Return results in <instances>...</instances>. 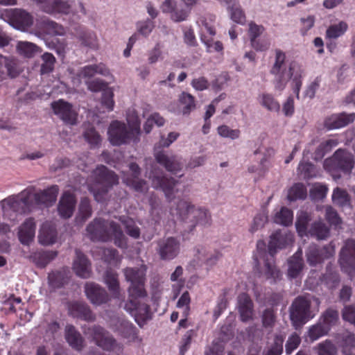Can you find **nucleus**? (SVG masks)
Returning a JSON list of instances; mask_svg holds the SVG:
<instances>
[{
  "mask_svg": "<svg viewBox=\"0 0 355 355\" xmlns=\"http://www.w3.org/2000/svg\"><path fill=\"white\" fill-rule=\"evenodd\" d=\"M285 55L279 50H276L275 62L270 70L275 76L274 87L276 90L282 91L291 80L293 92L299 98L300 89L302 85V70L296 63L288 65L284 62Z\"/></svg>",
  "mask_w": 355,
  "mask_h": 355,
  "instance_id": "1",
  "label": "nucleus"
},
{
  "mask_svg": "<svg viewBox=\"0 0 355 355\" xmlns=\"http://www.w3.org/2000/svg\"><path fill=\"white\" fill-rule=\"evenodd\" d=\"M175 205V214L188 232H193L198 226L206 227L211 224V216L207 209L196 206L185 199L178 200Z\"/></svg>",
  "mask_w": 355,
  "mask_h": 355,
  "instance_id": "2",
  "label": "nucleus"
},
{
  "mask_svg": "<svg viewBox=\"0 0 355 355\" xmlns=\"http://www.w3.org/2000/svg\"><path fill=\"white\" fill-rule=\"evenodd\" d=\"M87 232L92 241H107L114 239L119 248H125V236L119 225L112 220L95 218L87 227Z\"/></svg>",
  "mask_w": 355,
  "mask_h": 355,
  "instance_id": "3",
  "label": "nucleus"
},
{
  "mask_svg": "<svg viewBox=\"0 0 355 355\" xmlns=\"http://www.w3.org/2000/svg\"><path fill=\"white\" fill-rule=\"evenodd\" d=\"M293 241V235L286 230H277L270 237L268 243V253L263 257L264 263L263 274L267 279H276L279 276V271L277 269L273 255L277 249H282L291 245Z\"/></svg>",
  "mask_w": 355,
  "mask_h": 355,
  "instance_id": "4",
  "label": "nucleus"
},
{
  "mask_svg": "<svg viewBox=\"0 0 355 355\" xmlns=\"http://www.w3.org/2000/svg\"><path fill=\"white\" fill-rule=\"evenodd\" d=\"M93 178L95 183L91 186L90 190L97 202H102L109 189L118 184L117 175L109 171L104 166H99L93 171Z\"/></svg>",
  "mask_w": 355,
  "mask_h": 355,
  "instance_id": "5",
  "label": "nucleus"
},
{
  "mask_svg": "<svg viewBox=\"0 0 355 355\" xmlns=\"http://www.w3.org/2000/svg\"><path fill=\"white\" fill-rule=\"evenodd\" d=\"M145 266L139 267H128L123 269V274L127 282L130 283L128 288V295L132 297H146V291L144 288L146 281Z\"/></svg>",
  "mask_w": 355,
  "mask_h": 355,
  "instance_id": "6",
  "label": "nucleus"
},
{
  "mask_svg": "<svg viewBox=\"0 0 355 355\" xmlns=\"http://www.w3.org/2000/svg\"><path fill=\"white\" fill-rule=\"evenodd\" d=\"M139 125L133 127L124 123L115 121L109 127L108 135L110 141L114 146H119L129 142L139 133Z\"/></svg>",
  "mask_w": 355,
  "mask_h": 355,
  "instance_id": "7",
  "label": "nucleus"
},
{
  "mask_svg": "<svg viewBox=\"0 0 355 355\" xmlns=\"http://www.w3.org/2000/svg\"><path fill=\"white\" fill-rule=\"evenodd\" d=\"M354 166L353 155L343 149L336 150L331 158L324 162V167L329 171H341L349 173Z\"/></svg>",
  "mask_w": 355,
  "mask_h": 355,
  "instance_id": "8",
  "label": "nucleus"
},
{
  "mask_svg": "<svg viewBox=\"0 0 355 355\" xmlns=\"http://www.w3.org/2000/svg\"><path fill=\"white\" fill-rule=\"evenodd\" d=\"M96 345L108 352H121L123 345L117 342L113 336L104 328L94 325L90 329Z\"/></svg>",
  "mask_w": 355,
  "mask_h": 355,
  "instance_id": "9",
  "label": "nucleus"
},
{
  "mask_svg": "<svg viewBox=\"0 0 355 355\" xmlns=\"http://www.w3.org/2000/svg\"><path fill=\"white\" fill-rule=\"evenodd\" d=\"M311 302L304 297H297L290 308V318L297 329L311 318L310 312Z\"/></svg>",
  "mask_w": 355,
  "mask_h": 355,
  "instance_id": "10",
  "label": "nucleus"
},
{
  "mask_svg": "<svg viewBox=\"0 0 355 355\" xmlns=\"http://www.w3.org/2000/svg\"><path fill=\"white\" fill-rule=\"evenodd\" d=\"M180 251V241L177 237L170 236L157 241V252L162 260L175 258Z\"/></svg>",
  "mask_w": 355,
  "mask_h": 355,
  "instance_id": "11",
  "label": "nucleus"
},
{
  "mask_svg": "<svg viewBox=\"0 0 355 355\" xmlns=\"http://www.w3.org/2000/svg\"><path fill=\"white\" fill-rule=\"evenodd\" d=\"M154 156L157 162L170 173L175 174L182 168L183 164L181 159L175 155L169 154L159 148H154Z\"/></svg>",
  "mask_w": 355,
  "mask_h": 355,
  "instance_id": "12",
  "label": "nucleus"
},
{
  "mask_svg": "<svg viewBox=\"0 0 355 355\" xmlns=\"http://www.w3.org/2000/svg\"><path fill=\"white\" fill-rule=\"evenodd\" d=\"M143 297L129 296L128 302L125 305V309L135 317V321L139 326H141V322L150 318L149 306L139 300Z\"/></svg>",
  "mask_w": 355,
  "mask_h": 355,
  "instance_id": "13",
  "label": "nucleus"
},
{
  "mask_svg": "<svg viewBox=\"0 0 355 355\" xmlns=\"http://www.w3.org/2000/svg\"><path fill=\"white\" fill-rule=\"evenodd\" d=\"M51 108L53 113L66 124L71 125L76 124L78 114L70 103L59 100L51 103Z\"/></svg>",
  "mask_w": 355,
  "mask_h": 355,
  "instance_id": "14",
  "label": "nucleus"
},
{
  "mask_svg": "<svg viewBox=\"0 0 355 355\" xmlns=\"http://www.w3.org/2000/svg\"><path fill=\"white\" fill-rule=\"evenodd\" d=\"M43 12L53 15L56 13L68 15L71 6L67 1L62 0H31Z\"/></svg>",
  "mask_w": 355,
  "mask_h": 355,
  "instance_id": "15",
  "label": "nucleus"
},
{
  "mask_svg": "<svg viewBox=\"0 0 355 355\" xmlns=\"http://www.w3.org/2000/svg\"><path fill=\"white\" fill-rule=\"evenodd\" d=\"M334 253V247L330 244L322 248H319L316 245H311L306 253V260L309 265L314 266L332 257Z\"/></svg>",
  "mask_w": 355,
  "mask_h": 355,
  "instance_id": "16",
  "label": "nucleus"
},
{
  "mask_svg": "<svg viewBox=\"0 0 355 355\" xmlns=\"http://www.w3.org/2000/svg\"><path fill=\"white\" fill-rule=\"evenodd\" d=\"M161 9L164 13H170L171 19L175 22L185 21L191 12V8L178 5L174 0H164Z\"/></svg>",
  "mask_w": 355,
  "mask_h": 355,
  "instance_id": "17",
  "label": "nucleus"
},
{
  "mask_svg": "<svg viewBox=\"0 0 355 355\" xmlns=\"http://www.w3.org/2000/svg\"><path fill=\"white\" fill-rule=\"evenodd\" d=\"M3 216L10 220H15L12 215L15 213L25 214L18 194L11 195L0 201Z\"/></svg>",
  "mask_w": 355,
  "mask_h": 355,
  "instance_id": "18",
  "label": "nucleus"
},
{
  "mask_svg": "<svg viewBox=\"0 0 355 355\" xmlns=\"http://www.w3.org/2000/svg\"><path fill=\"white\" fill-rule=\"evenodd\" d=\"M109 326L114 331L118 332L130 342H135L138 338L135 328L126 320L117 317L113 318L110 320Z\"/></svg>",
  "mask_w": 355,
  "mask_h": 355,
  "instance_id": "19",
  "label": "nucleus"
},
{
  "mask_svg": "<svg viewBox=\"0 0 355 355\" xmlns=\"http://www.w3.org/2000/svg\"><path fill=\"white\" fill-rule=\"evenodd\" d=\"M130 175L124 174L122 179L123 182L128 187L132 188L138 192H144L147 190L146 181L139 179L141 173V169L136 163L129 164Z\"/></svg>",
  "mask_w": 355,
  "mask_h": 355,
  "instance_id": "20",
  "label": "nucleus"
},
{
  "mask_svg": "<svg viewBox=\"0 0 355 355\" xmlns=\"http://www.w3.org/2000/svg\"><path fill=\"white\" fill-rule=\"evenodd\" d=\"M12 25L17 29L24 31L33 24V17L25 10L15 8L9 12Z\"/></svg>",
  "mask_w": 355,
  "mask_h": 355,
  "instance_id": "21",
  "label": "nucleus"
},
{
  "mask_svg": "<svg viewBox=\"0 0 355 355\" xmlns=\"http://www.w3.org/2000/svg\"><path fill=\"white\" fill-rule=\"evenodd\" d=\"M85 292L87 298L95 305H101L108 300V295L106 291L95 283H86Z\"/></svg>",
  "mask_w": 355,
  "mask_h": 355,
  "instance_id": "22",
  "label": "nucleus"
},
{
  "mask_svg": "<svg viewBox=\"0 0 355 355\" xmlns=\"http://www.w3.org/2000/svg\"><path fill=\"white\" fill-rule=\"evenodd\" d=\"M76 257L73 260V270L80 277L89 278L92 275L91 263L86 256L76 249Z\"/></svg>",
  "mask_w": 355,
  "mask_h": 355,
  "instance_id": "23",
  "label": "nucleus"
},
{
  "mask_svg": "<svg viewBox=\"0 0 355 355\" xmlns=\"http://www.w3.org/2000/svg\"><path fill=\"white\" fill-rule=\"evenodd\" d=\"M355 259V240L347 239L340 252L338 262L344 271H348L349 265Z\"/></svg>",
  "mask_w": 355,
  "mask_h": 355,
  "instance_id": "24",
  "label": "nucleus"
},
{
  "mask_svg": "<svg viewBox=\"0 0 355 355\" xmlns=\"http://www.w3.org/2000/svg\"><path fill=\"white\" fill-rule=\"evenodd\" d=\"M237 308L241 321L248 322L253 318L254 306L249 295L245 293L239 294L237 297Z\"/></svg>",
  "mask_w": 355,
  "mask_h": 355,
  "instance_id": "25",
  "label": "nucleus"
},
{
  "mask_svg": "<svg viewBox=\"0 0 355 355\" xmlns=\"http://www.w3.org/2000/svg\"><path fill=\"white\" fill-rule=\"evenodd\" d=\"M152 180L153 187L157 189H161L165 193L166 197L168 200L173 198L174 187L178 184V181L173 178L153 176L150 177Z\"/></svg>",
  "mask_w": 355,
  "mask_h": 355,
  "instance_id": "26",
  "label": "nucleus"
},
{
  "mask_svg": "<svg viewBox=\"0 0 355 355\" xmlns=\"http://www.w3.org/2000/svg\"><path fill=\"white\" fill-rule=\"evenodd\" d=\"M67 307L69 314L73 317L79 318L86 321L92 322L95 320V315L92 312L89 307L83 302H69Z\"/></svg>",
  "mask_w": 355,
  "mask_h": 355,
  "instance_id": "27",
  "label": "nucleus"
},
{
  "mask_svg": "<svg viewBox=\"0 0 355 355\" xmlns=\"http://www.w3.org/2000/svg\"><path fill=\"white\" fill-rule=\"evenodd\" d=\"M354 119L355 114H334L324 119V126L327 130L338 129L353 122Z\"/></svg>",
  "mask_w": 355,
  "mask_h": 355,
  "instance_id": "28",
  "label": "nucleus"
},
{
  "mask_svg": "<svg viewBox=\"0 0 355 355\" xmlns=\"http://www.w3.org/2000/svg\"><path fill=\"white\" fill-rule=\"evenodd\" d=\"M57 236L58 233L55 225L50 222H45L40 227L38 240L42 245H49L56 242Z\"/></svg>",
  "mask_w": 355,
  "mask_h": 355,
  "instance_id": "29",
  "label": "nucleus"
},
{
  "mask_svg": "<svg viewBox=\"0 0 355 355\" xmlns=\"http://www.w3.org/2000/svg\"><path fill=\"white\" fill-rule=\"evenodd\" d=\"M35 234V223L33 218H27L19 227L18 236L24 245H29Z\"/></svg>",
  "mask_w": 355,
  "mask_h": 355,
  "instance_id": "30",
  "label": "nucleus"
},
{
  "mask_svg": "<svg viewBox=\"0 0 355 355\" xmlns=\"http://www.w3.org/2000/svg\"><path fill=\"white\" fill-rule=\"evenodd\" d=\"M76 205V199L74 196L69 193H64L61 197L58 210L61 217L64 218H70L74 211Z\"/></svg>",
  "mask_w": 355,
  "mask_h": 355,
  "instance_id": "31",
  "label": "nucleus"
},
{
  "mask_svg": "<svg viewBox=\"0 0 355 355\" xmlns=\"http://www.w3.org/2000/svg\"><path fill=\"white\" fill-rule=\"evenodd\" d=\"M64 336L69 345L77 351L84 347V339L79 331L72 324H67L64 329Z\"/></svg>",
  "mask_w": 355,
  "mask_h": 355,
  "instance_id": "32",
  "label": "nucleus"
},
{
  "mask_svg": "<svg viewBox=\"0 0 355 355\" xmlns=\"http://www.w3.org/2000/svg\"><path fill=\"white\" fill-rule=\"evenodd\" d=\"M58 192V187L52 185L46 189L40 191L37 193L35 192V200L37 205L49 206L55 202Z\"/></svg>",
  "mask_w": 355,
  "mask_h": 355,
  "instance_id": "33",
  "label": "nucleus"
},
{
  "mask_svg": "<svg viewBox=\"0 0 355 355\" xmlns=\"http://www.w3.org/2000/svg\"><path fill=\"white\" fill-rule=\"evenodd\" d=\"M71 277V272L67 268H62L58 270L49 274V284L53 288H60L68 284Z\"/></svg>",
  "mask_w": 355,
  "mask_h": 355,
  "instance_id": "34",
  "label": "nucleus"
},
{
  "mask_svg": "<svg viewBox=\"0 0 355 355\" xmlns=\"http://www.w3.org/2000/svg\"><path fill=\"white\" fill-rule=\"evenodd\" d=\"M21 204L26 213L30 212L35 205H37L35 200V187H30L18 193Z\"/></svg>",
  "mask_w": 355,
  "mask_h": 355,
  "instance_id": "35",
  "label": "nucleus"
},
{
  "mask_svg": "<svg viewBox=\"0 0 355 355\" xmlns=\"http://www.w3.org/2000/svg\"><path fill=\"white\" fill-rule=\"evenodd\" d=\"M3 67L6 69V73H4L5 77L8 76L11 78H14L21 72L18 63L15 58L10 56H3L0 54V71H2L1 68Z\"/></svg>",
  "mask_w": 355,
  "mask_h": 355,
  "instance_id": "36",
  "label": "nucleus"
},
{
  "mask_svg": "<svg viewBox=\"0 0 355 355\" xmlns=\"http://www.w3.org/2000/svg\"><path fill=\"white\" fill-rule=\"evenodd\" d=\"M302 251L299 250L293 256L288 260V275L291 278H295L302 271L304 263L302 259Z\"/></svg>",
  "mask_w": 355,
  "mask_h": 355,
  "instance_id": "37",
  "label": "nucleus"
},
{
  "mask_svg": "<svg viewBox=\"0 0 355 355\" xmlns=\"http://www.w3.org/2000/svg\"><path fill=\"white\" fill-rule=\"evenodd\" d=\"M329 228L322 221H315L311 224L307 234L318 240H324L329 236Z\"/></svg>",
  "mask_w": 355,
  "mask_h": 355,
  "instance_id": "38",
  "label": "nucleus"
},
{
  "mask_svg": "<svg viewBox=\"0 0 355 355\" xmlns=\"http://www.w3.org/2000/svg\"><path fill=\"white\" fill-rule=\"evenodd\" d=\"M331 198L333 202L340 207L343 208L350 206L351 198L345 189L340 187L335 188L333 191Z\"/></svg>",
  "mask_w": 355,
  "mask_h": 355,
  "instance_id": "39",
  "label": "nucleus"
},
{
  "mask_svg": "<svg viewBox=\"0 0 355 355\" xmlns=\"http://www.w3.org/2000/svg\"><path fill=\"white\" fill-rule=\"evenodd\" d=\"M320 321L329 327L331 328L336 325L339 322V313L338 310L333 308H328L321 315Z\"/></svg>",
  "mask_w": 355,
  "mask_h": 355,
  "instance_id": "40",
  "label": "nucleus"
},
{
  "mask_svg": "<svg viewBox=\"0 0 355 355\" xmlns=\"http://www.w3.org/2000/svg\"><path fill=\"white\" fill-rule=\"evenodd\" d=\"M259 103L268 111L278 112L280 109L279 103L272 94L262 93L258 96Z\"/></svg>",
  "mask_w": 355,
  "mask_h": 355,
  "instance_id": "41",
  "label": "nucleus"
},
{
  "mask_svg": "<svg viewBox=\"0 0 355 355\" xmlns=\"http://www.w3.org/2000/svg\"><path fill=\"white\" fill-rule=\"evenodd\" d=\"M311 220L310 214L304 211H300L297 216L295 227L298 234L302 236L308 233L307 225Z\"/></svg>",
  "mask_w": 355,
  "mask_h": 355,
  "instance_id": "42",
  "label": "nucleus"
},
{
  "mask_svg": "<svg viewBox=\"0 0 355 355\" xmlns=\"http://www.w3.org/2000/svg\"><path fill=\"white\" fill-rule=\"evenodd\" d=\"M104 281L112 294L116 297L119 296V283L118 281L117 274L110 270H106L104 275Z\"/></svg>",
  "mask_w": 355,
  "mask_h": 355,
  "instance_id": "43",
  "label": "nucleus"
},
{
  "mask_svg": "<svg viewBox=\"0 0 355 355\" xmlns=\"http://www.w3.org/2000/svg\"><path fill=\"white\" fill-rule=\"evenodd\" d=\"M273 220L275 223L288 226L293 222V212L286 207H282L281 209L275 214Z\"/></svg>",
  "mask_w": 355,
  "mask_h": 355,
  "instance_id": "44",
  "label": "nucleus"
},
{
  "mask_svg": "<svg viewBox=\"0 0 355 355\" xmlns=\"http://www.w3.org/2000/svg\"><path fill=\"white\" fill-rule=\"evenodd\" d=\"M40 26L49 34L62 35L64 33L62 26L49 19H42L40 21Z\"/></svg>",
  "mask_w": 355,
  "mask_h": 355,
  "instance_id": "45",
  "label": "nucleus"
},
{
  "mask_svg": "<svg viewBox=\"0 0 355 355\" xmlns=\"http://www.w3.org/2000/svg\"><path fill=\"white\" fill-rule=\"evenodd\" d=\"M57 256L55 251H42L34 254V259L36 264L40 268H44Z\"/></svg>",
  "mask_w": 355,
  "mask_h": 355,
  "instance_id": "46",
  "label": "nucleus"
},
{
  "mask_svg": "<svg viewBox=\"0 0 355 355\" xmlns=\"http://www.w3.org/2000/svg\"><path fill=\"white\" fill-rule=\"evenodd\" d=\"M329 331V327H327L320 321L309 328L308 336L311 341H315L320 337L327 335Z\"/></svg>",
  "mask_w": 355,
  "mask_h": 355,
  "instance_id": "47",
  "label": "nucleus"
},
{
  "mask_svg": "<svg viewBox=\"0 0 355 355\" xmlns=\"http://www.w3.org/2000/svg\"><path fill=\"white\" fill-rule=\"evenodd\" d=\"M92 216V209L89 201L87 198L81 200L79 205L78 215L76 216V222L78 223H83L88 218Z\"/></svg>",
  "mask_w": 355,
  "mask_h": 355,
  "instance_id": "48",
  "label": "nucleus"
},
{
  "mask_svg": "<svg viewBox=\"0 0 355 355\" xmlns=\"http://www.w3.org/2000/svg\"><path fill=\"white\" fill-rule=\"evenodd\" d=\"M315 350L318 355H336L338 353L336 346L330 340L320 343Z\"/></svg>",
  "mask_w": 355,
  "mask_h": 355,
  "instance_id": "49",
  "label": "nucleus"
},
{
  "mask_svg": "<svg viewBox=\"0 0 355 355\" xmlns=\"http://www.w3.org/2000/svg\"><path fill=\"white\" fill-rule=\"evenodd\" d=\"M20 54L26 58H32L39 51V47L28 42H19L17 46Z\"/></svg>",
  "mask_w": 355,
  "mask_h": 355,
  "instance_id": "50",
  "label": "nucleus"
},
{
  "mask_svg": "<svg viewBox=\"0 0 355 355\" xmlns=\"http://www.w3.org/2000/svg\"><path fill=\"white\" fill-rule=\"evenodd\" d=\"M306 197V189L302 183L295 184L288 191V199L294 201L297 199H304Z\"/></svg>",
  "mask_w": 355,
  "mask_h": 355,
  "instance_id": "51",
  "label": "nucleus"
},
{
  "mask_svg": "<svg viewBox=\"0 0 355 355\" xmlns=\"http://www.w3.org/2000/svg\"><path fill=\"white\" fill-rule=\"evenodd\" d=\"M284 338L280 335L275 336L273 343L265 349L263 355H281L283 351Z\"/></svg>",
  "mask_w": 355,
  "mask_h": 355,
  "instance_id": "52",
  "label": "nucleus"
},
{
  "mask_svg": "<svg viewBox=\"0 0 355 355\" xmlns=\"http://www.w3.org/2000/svg\"><path fill=\"white\" fill-rule=\"evenodd\" d=\"M227 3L232 4L230 7L231 19L236 23L244 24L245 16L241 8L236 4L235 0H226Z\"/></svg>",
  "mask_w": 355,
  "mask_h": 355,
  "instance_id": "53",
  "label": "nucleus"
},
{
  "mask_svg": "<svg viewBox=\"0 0 355 355\" xmlns=\"http://www.w3.org/2000/svg\"><path fill=\"white\" fill-rule=\"evenodd\" d=\"M321 280L329 288H334L340 282V277L337 272L331 269H327L325 274L323 275Z\"/></svg>",
  "mask_w": 355,
  "mask_h": 355,
  "instance_id": "54",
  "label": "nucleus"
},
{
  "mask_svg": "<svg viewBox=\"0 0 355 355\" xmlns=\"http://www.w3.org/2000/svg\"><path fill=\"white\" fill-rule=\"evenodd\" d=\"M348 26L345 21H340L337 24L330 26L326 32L327 36L329 38H337L343 35L347 30Z\"/></svg>",
  "mask_w": 355,
  "mask_h": 355,
  "instance_id": "55",
  "label": "nucleus"
},
{
  "mask_svg": "<svg viewBox=\"0 0 355 355\" xmlns=\"http://www.w3.org/2000/svg\"><path fill=\"white\" fill-rule=\"evenodd\" d=\"M268 222V216L265 213H260L254 218L249 231L251 234H254L261 230Z\"/></svg>",
  "mask_w": 355,
  "mask_h": 355,
  "instance_id": "56",
  "label": "nucleus"
},
{
  "mask_svg": "<svg viewBox=\"0 0 355 355\" xmlns=\"http://www.w3.org/2000/svg\"><path fill=\"white\" fill-rule=\"evenodd\" d=\"M164 122L165 121L162 116L157 113H154L147 119L144 125V130L146 133H149L152 130L154 124L160 127L164 124Z\"/></svg>",
  "mask_w": 355,
  "mask_h": 355,
  "instance_id": "57",
  "label": "nucleus"
},
{
  "mask_svg": "<svg viewBox=\"0 0 355 355\" xmlns=\"http://www.w3.org/2000/svg\"><path fill=\"white\" fill-rule=\"evenodd\" d=\"M79 40L82 44L92 49H96L98 46L97 37L93 32H81L79 35Z\"/></svg>",
  "mask_w": 355,
  "mask_h": 355,
  "instance_id": "58",
  "label": "nucleus"
},
{
  "mask_svg": "<svg viewBox=\"0 0 355 355\" xmlns=\"http://www.w3.org/2000/svg\"><path fill=\"white\" fill-rule=\"evenodd\" d=\"M42 59L43 63L41 66V73L44 74L51 72L53 70L54 64L55 62L54 56L51 53H45L42 55Z\"/></svg>",
  "mask_w": 355,
  "mask_h": 355,
  "instance_id": "59",
  "label": "nucleus"
},
{
  "mask_svg": "<svg viewBox=\"0 0 355 355\" xmlns=\"http://www.w3.org/2000/svg\"><path fill=\"white\" fill-rule=\"evenodd\" d=\"M262 325L265 328H272L276 321V316L272 308L266 309L261 315Z\"/></svg>",
  "mask_w": 355,
  "mask_h": 355,
  "instance_id": "60",
  "label": "nucleus"
},
{
  "mask_svg": "<svg viewBox=\"0 0 355 355\" xmlns=\"http://www.w3.org/2000/svg\"><path fill=\"white\" fill-rule=\"evenodd\" d=\"M181 104L183 105L182 113L188 114L191 110L194 109L196 105L194 103V98L189 94L183 92L180 98Z\"/></svg>",
  "mask_w": 355,
  "mask_h": 355,
  "instance_id": "61",
  "label": "nucleus"
},
{
  "mask_svg": "<svg viewBox=\"0 0 355 355\" xmlns=\"http://www.w3.org/2000/svg\"><path fill=\"white\" fill-rule=\"evenodd\" d=\"M325 218L331 225L336 227L342 223V219L335 209L331 206L325 207Z\"/></svg>",
  "mask_w": 355,
  "mask_h": 355,
  "instance_id": "62",
  "label": "nucleus"
},
{
  "mask_svg": "<svg viewBox=\"0 0 355 355\" xmlns=\"http://www.w3.org/2000/svg\"><path fill=\"white\" fill-rule=\"evenodd\" d=\"M84 137L92 147H97L101 141L98 133L93 128H88L84 133Z\"/></svg>",
  "mask_w": 355,
  "mask_h": 355,
  "instance_id": "63",
  "label": "nucleus"
},
{
  "mask_svg": "<svg viewBox=\"0 0 355 355\" xmlns=\"http://www.w3.org/2000/svg\"><path fill=\"white\" fill-rule=\"evenodd\" d=\"M218 135L225 138H230L231 139H236L240 136V130L238 129H231L225 125L219 126L217 128Z\"/></svg>",
  "mask_w": 355,
  "mask_h": 355,
  "instance_id": "64",
  "label": "nucleus"
}]
</instances>
